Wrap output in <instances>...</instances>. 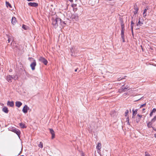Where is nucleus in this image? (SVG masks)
<instances>
[{"label": "nucleus", "instance_id": "f257e3e1", "mask_svg": "<svg viewBox=\"0 0 156 156\" xmlns=\"http://www.w3.org/2000/svg\"><path fill=\"white\" fill-rule=\"evenodd\" d=\"M62 22L60 18L56 17L55 19H52V24L55 28H56L58 25H60Z\"/></svg>", "mask_w": 156, "mask_h": 156}, {"label": "nucleus", "instance_id": "f03ea898", "mask_svg": "<svg viewBox=\"0 0 156 156\" xmlns=\"http://www.w3.org/2000/svg\"><path fill=\"white\" fill-rule=\"evenodd\" d=\"M8 129L9 130L16 133L18 135V136H20V131L18 129L13 127H10Z\"/></svg>", "mask_w": 156, "mask_h": 156}, {"label": "nucleus", "instance_id": "7ed1b4c3", "mask_svg": "<svg viewBox=\"0 0 156 156\" xmlns=\"http://www.w3.org/2000/svg\"><path fill=\"white\" fill-rule=\"evenodd\" d=\"M40 61L43 63L45 65H46L48 63L47 60L45 58L43 57H40L39 59Z\"/></svg>", "mask_w": 156, "mask_h": 156}, {"label": "nucleus", "instance_id": "20e7f679", "mask_svg": "<svg viewBox=\"0 0 156 156\" xmlns=\"http://www.w3.org/2000/svg\"><path fill=\"white\" fill-rule=\"evenodd\" d=\"M36 65V62L35 60H33V62H32L30 65V66L31 69L34 70L35 69V66Z\"/></svg>", "mask_w": 156, "mask_h": 156}, {"label": "nucleus", "instance_id": "39448f33", "mask_svg": "<svg viewBox=\"0 0 156 156\" xmlns=\"http://www.w3.org/2000/svg\"><path fill=\"white\" fill-rule=\"evenodd\" d=\"M29 108L28 106L25 105L23 107L22 111L24 113H26L27 112L28 110L29 109Z\"/></svg>", "mask_w": 156, "mask_h": 156}, {"label": "nucleus", "instance_id": "423d86ee", "mask_svg": "<svg viewBox=\"0 0 156 156\" xmlns=\"http://www.w3.org/2000/svg\"><path fill=\"white\" fill-rule=\"evenodd\" d=\"M28 5L32 7H36L38 6V4L35 2H29L28 3Z\"/></svg>", "mask_w": 156, "mask_h": 156}, {"label": "nucleus", "instance_id": "0eeeda50", "mask_svg": "<svg viewBox=\"0 0 156 156\" xmlns=\"http://www.w3.org/2000/svg\"><path fill=\"white\" fill-rule=\"evenodd\" d=\"M12 76L10 75H7L6 76V79L9 82H12Z\"/></svg>", "mask_w": 156, "mask_h": 156}, {"label": "nucleus", "instance_id": "6e6552de", "mask_svg": "<svg viewBox=\"0 0 156 156\" xmlns=\"http://www.w3.org/2000/svg\"><path fill=\"white\" fill-rule=\"evenodd\" d=\"M142 18H140L139 19V20L138 23H137V25H140L141 26V25L143 24V21H142Z\"/></svg>", "mask_w": 156, "mask_h": 156}, {"label": "nucleus", "instance_id": "1a4fd4ad", "mask_svg": "<svg viewBox=\"0 0 156 156\" xmlns=\"http://www.w3.org/2000/svg\"><path fill=\"white\" fill-rule=\"evenodd\" d=\"M7 105L8 106H9L11 107H12L14 106V104L13 101H8L7 103Z\"/></svg>", "mask_w": 156, "mask_h": 156}, {"label": "nucleus", "instance_id": "9d476101", "mask_svg": "<svg viewBox=\"0 0 156 156\" xmlns=\"http://www.w3.org/2000/svg\"><path fill=\"white\" fill-rule=\"evenodd\" d=\"M8 40L7 43H9L11 41L12 42L13 41V38L12 36H9L8 37Z\"/></svg>", "mask_w": 156, "mask_h": 156}, {"label": "nucleus", "instance_id": "9b49d317", "mask_svg": "<svg viewBox=\"0 0 156 156\" xmlns=\"http://www.w3.org/2000/svg\"><path fill=\"white\" fill-rule=\"evenodd\" d=\"M22 104V103L20 101H17L16 102V106L18 108L20 107Z\"/></svg>", "mask_w": 156, "mask_h": 156}, {"label": "nucleus", "instance_id": "f8f14e48", "mask_svg": "<svg viewBox=\"0 0 156 156\" xmlns=\"http://www.w3.org/2000/svg\"><path fill=\"white\" fill-rule=\"evenodd\" d=\"M16 18L14 17H12V21H11V23H12V24H13V25H14L16 23Z\"/></svg>", "mask_w": 156, "mask_h": 156}, {"label": "nucleus", "instance_id": "ddd939ff", "mask_svg": "<svg viewBox=\"0 0 156 156\" xmlns=\"http://www.w3.org/2000/svg\"><path fill=\"white\" fill-rule=\"evenodd\" d=\"M134 16L136 15V14L137 13V12L138 11V8L137 6H134Z\"/></svg>", "mask_w": 156, "mask_h": 156}, {"label": "nucleus", "instance_id": "4468645a", "mask_svg": "<svg viewBox=\"0 0 156 156\" xmlns=\"http://www.w3.org/2000/svg\"><path fill=\"white\" fill-rule=\"evenodd\" d=\"M137 109H136L135 110H134V109H133L132 110L133 111V116H132V118H134V116L136 115L137 114Z\"/></svg>", "mask_w": 156, "mask_h": 156}, {"label": "nucleus", "instance_id": "2eb2a0df", "mask_svg": "<svg viewBox=\"0 0 156 156\" xmlns=\"http://www.w3.org/2000/svg\"><path fill=\"white\" fill-rule=\"evenodd\" d=\"M2 110L3 112L6 113H8L9 111L8 108L6 107H4L2 108Z\"/></svg>", "mask_w": 156, "mask_h": 156}, {"label": "nucleus", "instance_id": "dca6fc26", "mask_svg": "<svg viewBox=\"0 0 156 156\" xmlns=\"http://www.w3.org/2000/svg\"><path fill=\"white\" fill-rule=\"evenodd\" d=\"M101 147V144L100 143H98L96 148L98 150H100Z\"/></svg>", "mask_w": 156, "mask_h": 156}, {"label": "nucleus", "instance_id": "f3484780", "mask_svg": "<svg viewBox=\"0 0 156 156\" xmlns=\"http://www.w3.org/2000/svg\"><path fill=\"white\" fill-rule=\"evenodd\" d=\"M148 9V7H146V9L144 10V11L143 13V17L144 18H145L147 14L146 13V12H147V11Z\"/></svg>", "mask_w": 156, "mask_h": 156}, {"label": "nucleus", "instance_id": "a211bd4d", "mask_svg": "<svg viewBox=\"0 0 156 156\" xmlns=\"http://www.w3.org/2000/svg\"><path fill=\"white\" fill-rule=\"evenodd\" d=\"M12 77V79L14 80H17L18 79V76L16 74H15L14 75H11Z\"/></svg>", "mask_w": 156, "mask_h": 156}, {"label": "nucleus", "instance_id": "6ab92c4d", "mask_svg": "<svg viewBox=\"0 0 156 156\" xmlns=\"http://www.w3.org/2000/svg\"><path fill=\"white\" fill-rule=\"evenodd\" d=\"M49 131H50V133H51V134L52 135L51 136H55V133H54V131L53 129H50Z\"/></svg>", "mask_w": 156, "mask_h": 156}, {"label": "nucleus", "instance_id": "aec40b11", "mask_svg": "<svg viewBox=\"0 0 156 156\" xmlns=\"http://www.w3.org/2000/svg\"><path fill=\"white\" fill-rule=\"evenodd\" d=\"M151 121L150 122H149L147 123V126L149 128H151L152 127V123Z\"/></svg>", "mask_w": 156, "mask_h": 156}, {"label": "nucleus", "instance_id": "412c9836", "mask_svg": "<svg viewBox=\"0 0 156 156\" xmlns=\"http://www.w3.org/2000/svg\"><path fill=\"white\" fill-rule=\"evenodd\" d=\"M20 126L21 128H24L26 127L25 125L22 123H21L20 124Z\"/></svg>", "mask_w": 156, "mask_h": 156}, {"label": "nucleus", "instance_id": "4be33fe9", "mask_svg": "<svg viewBox=\"0 0 156 156\" xmlns=\"http://www.w3.org/2000/svg\"><path fill=\"white\" fill-rule=\"evenodd\" d=\"M123 37H124V29H121V37H122L123 38Z\"/></svg>", "mask_w": 156, "mask_h": 156}, {"label": "nucleus", "instance_id": "5701e85b", "mask_svg": "<svg viewBox=\"0 0 156 156\" xmlns=\"http://www.w3.org/2000/svg\"><path fill=\"white\" fill-rule=\"evenodd\" d=\"M38 146L39 147L42 148L43 147V144L42 142H40L39 144H38Z\"/></svg>", "mask_w": 156, "mask_h": 156}, {"label": "nucleus", "instance_id": "b1692460", "mask_svg": "<svg viewBox=\"0 0 156 156\" xmlns=\"http://www.w3.org/2000/svg\"><path fill=\"white\" fill-rule=\"evenodd\" d=\"M6 6L8 7L9 6L10 8H11V4L9 3V2H6Z\"/></svg>", "mask_w": 156, "mask_h": 156}, {"label": "nucleus", "instance_id": "393cba45", "mask_svg": "<svg viewBox=\"0 0 156 156\" xmlns=\"http://www.w3.org/2000/svg\"><path fill=\"white\" fill-rule=\"evenodd\" d=\"M156 120V115L154 117L153 119H152L151 120V121L152 122H154Z\"/></svg>", "mask_w": 156, "mask_h": 156}, {"label": "nucleus", "instance_id": "a878e982", "mask_svg": "<svg viewBox=\"0 0 156 156\" xmlns=\"http://www.w3.org/2000/svg\"><path fill=\"white\" fill-rule=\"evenodd\" d=\"M27 26L24 25H23L22 26V28L25 30H27Z\"/></svg>", "mask_w": 156, "mask_h": 156}, {"label": "nucleus", "instance_id": "bb28decb", "mask_svg": "<svg viewBox=\"0 0 156 156\" xmlns=\"http://www.w3.org/2000/svg\"><path fill=\"white\" fill-rule=\"evenodd\" d=\"M129 112V111L128 110H126L125 113V116H126L127 115V114Z\"/></svg>", "mask_w": 156, "mask_h": 156}, {"label": "nucleus", "instance_id": "cd10ccee", "mask_svg": "<svg viewBox=\"0 0 156 156\" xmlns=\"http://www.w3.org/2000/svg\"><path fill=\"white\" fill-rule=\"evenodd\" d=\"M126 121L127 122V123L128 125H129V117H128L126 119Z\"/></svg>", "mask_w": 156, "mask_h": 156}, {"label": "nucleus", "instance_id": "c85d7f7f", "mask_svg": "<svg viewBox=\"0 0 156 156\" xmlns=\"http://www.w3.org/2000/svg\"><path fill=\"white\" fill-rule=\"evenodd\" d=\"M153 113H154L156 112V108H154L151 111Z\"/></svg>", "mask_w": 156, "mask_h": 156}, {"label": "nucleus", "instance_id": "c756f323", "mask_svg": "<svg viewBox=\"0 0 156 156\" xmlns=\"http://www.w3.org/2000/svg\"><path fill=\"white\" fill-rule=\"evenodd\" d=\"M146 105V103H145V104H143V105H140V108H142L143 107H144Z\"/></svg>", "mask_w": 156, "mask_h": 156}, {"label": "nucleus", "instance_id": "7c9ffc66", "mask_svg": "<svg viewBox=\"0 0 156 156\" xmlns=\"http://www.w3.org/2000/svg\"><path fill=\"white\" fill-rule=\"evenodd\" d=\"M137 116L140 118V119H139V120H140V119L143 116L142 115H140L139 114L137 115Z\"/></svg>", "mask_w": 156, "mask_h": 156}, {"label": "nucleus", "instance_id": "2f4dec72", "mask_svg": "<svg viewBox=\"0 0 156 156\" xmlns=\"http://www.w3.org/2000/svg\"><path fill=\"white\" fill-rule=\"evenodd\" d=\"M131 30L132 34H133V26L131 25Z\"/></svg>", "mask_w": 156, "mask_h": 156}, {"label": "nucleus", "instance_id": "473e14b6", "mask_svg": "<svg viewBox=\"0 0 156 156\" xmlns=\"http://www.w3.org/2000/svg\"><path fill=\"white\" fill-rule=\"evenodd\" d=\"M145 156H151V155L148 154V153H147V152H145Z\"/></svg>", "mask_w": 156, "mask_h": 156}, {"label": "nucleus", "instance_id": "72a5a7b5", "mask_svg": "<svg viewBox=\"0 0 156 156\" xmlns=\"http://www.w3.org/2000/svg\"><path fill=\"white\" fill-rule=\"evenodd\" d=\"M74 48L72 47V49H71V52L72 53V54L73 53V51H74Z\"/></svg>", "mask_w": 156, "mask_h": 156}, {"label": "nucleus", "instance_id": "f704fd0d", "mask_svg": "<svg viewBox=\"0 0 156 156\" xmlns=\"http://www.w3.org/2000/svg\"><path fill=\"white\" fill-rule=\"evenodd\" d=\"M153 115V113H152V112H151L150 113V117H151Z\"/></svg>", "mask_w": 156, "mask_h": 156}, {"label": "nucleus", "instance_id": "c9c22d12", "mask_svg": "<svg viewBox=\"0 0 156 156\" xmlns=\"http://www.w3.org/2000/svg\"><path fill=\"white\" fill-rule=\"evenodd\" d=\"M121 38L122 39V42H125V39H124V37H123V38L122 37H121Z\"/></svg>", "mask_w": 156, "mask_h": 156}, {"label": "nucleus", "instance_id": "e433bc0d", "mask_svg": "<svg viewBox=\"0 0 156 156\" xmlns=\"http://www.w3.org/2000/svg\"><path fill=\"white\" fill-rule=\"evenodd\" d=\"M121 29H124V26L123 25H122L121 26Z\"/></svg>", "mask_w": 156, "mask_h": 156}, {"label": "nucleus", "instance_id": "4c0bfd02", "mask_svg": "<svg viewBox=\"0 0 156 156\" xmlns=\"http://www.w3.org/2000/svg\"><path fill=\"white\" fill-rule=\"evenodd\" d=\"M134 24V23L133 22V21H132L131 22V25H133V24Z\"/></svg>", "mask_w": 156, "mask_h": 156}, {"label": "nucleus", "instance_id": "58836bf2", "mask_svg": "<svg viewBox=\"0 0 156 156\" xmlns=\"http://www.w3.org/2000/svg\"><path fill=\"white\" fill-rule=\"evenodd\" d=\"M145 110V108H143V109H142V111H143V112H144V111Z\"/></svg>", "mask_w": 156, "mask_h": 156}, {"label": "nucleus", "instance_id": "ea45409f", "mask_svg": "<svg viewBox=\"0 0 156 156\" xmlns=\"http://www.w3.org/2000/svg\"><path fill=\"white\" fill-rule=\"evenodd\" d=\"M127 89V88H126V87H125V88H124V89H123V90H124V91H125V89Z\"/></svg>", "mask_w": 156, "mask_h": 156}, {"label": "nucleus", "instance_id": "a19ab883", "mask_svg": "<svg viewBox=\"0 0 156 156\" xmlns=\"http://www.w3.org/2000/svg\"><path fill=\"white\" fill-rule=\"evenodd\" d=\"M77 69H75V72H77Z\"/></svg>", "mask_w": 156, "mask_h": 156}, {"label": "nucleus", "instance_id": "79ce46f5", "mask_svg": "<svg viewBox=\"0 0 156 156\" xmlns=\"http://www.w3.org/2000/svg\"><path fill=\"white\" fill-rule=\"evenodd\" d=\"M69 0V1H70V2H73V0Z\"/></svg>", "mask_w": 156, "mask_h": 156}, {"label": "nucleus", "instance_id": "37998d69", "mask_svg": "<svg viewBox=\"0 0 156 156\" xmlns=\"http://www.w3.org/2000/svg\"><path fill=\"white\" fill-rule=\"evenodd\" d=\"M121 79H122V78H121ZM118 80H120V79L119 80V79H118Z\"/></svg>", "mask_w": 156, "mask_h": 156}, {"label": "nucleus", "instance_id": "c03bdc74", "mask_svg": "<svg viewBox=\"0 0 156 156\" xmlns=\"http://www.w3.org/2000/svg\"><path fill=\"white\" fill-rule=\"evenodd\" d=\"M153 129H154V128H153ZM154 130H155L156 131V129H154Z\"/></svg>", "mask_w": 156, "mask_h": 156}, {"label": "nucleus", "instance_id": "a18cd8bd", "mask_svg": "<svg viewBox=\"0 0 156 156\" xmlns=\"http://www.w3.org/2000/svg\"><path fill=\"white\" fill-rule=\"evenodd\" d=\"M62 22H63V23H64V24H65V22H63V21H62Z\"/></svg>", "mask_w": 156, "mask_h": 156}, {"label": "nucleus", "instance_id": "49530a36", "mask_svg": "<svg viewBox=\"0 0 156 156\" xmlns=\"http://www.w3.org/2000/svg\"><path fill=\"white\" fill-rule=\"evenodd\" d=\"M9 71L10 72H11V70H10Z\"/></svg>", "mask_w": 156, "mask_h": 156}, {"label": "nucleus", "instance_id": "de8ad7c7", "mask_svg": "<svg viewBox=\"0 0 156 156\" xmlns=\"http://www.w3.org/2000/svg\"><path fill=\"white\" fill-rule=\"evenodd\" d=\"M73 55V54L71 55Z\"/></svg>", "mask_w": 156, "mask_h": 156}, {"label": "nucleus", "instance_id": "09e8293b", "mask_svg": "<svg viewBox=\"0 0 156 156\" xmlns=\"http://www.w3.org/2000/svg\"><path fill=\"white\" fill-rule=\"evenodd\" d=\"M155 136H156V135H155Z\"/></svg>", "mask_w": 156, "mask_h": 156}, {"label": "nucleus", "instance_id": "8fccbe9b", "mask_svg": "<svg viewBox=\"0 0 156 156\" xmlns=\"http://www.w3.org/2000/svg\"><path fill=\"white\" fill-rule=\"evenodd\" d=\"M30 58H29V59H30Z\"/></svg>", "mask_w": 156, "mask_h": 156}]
</instances>
